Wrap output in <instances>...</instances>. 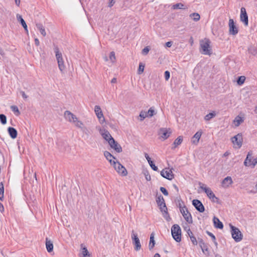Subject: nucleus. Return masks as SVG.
<instances>
[{
  "instance_id": "f257e3e1",
  "label": "nucleus",
  "mask_w": 257,
  "mask_h": 257,
  "mask_svg": "<svg viewBox=\"0 0 257 257\" xmlns=\"http://www.w3.org/2000/svg\"><path fill=\"white\" fill-rule=\"evenodd\" d=\"M200 52L204 55H210L212 53L210 41L205 38L200 41Z\"/></svg>"
},
{
  "instance_id": "f03ea898",
  "label": "nucleus",
  "mask_w": 257,
  "mask_h": 257,
  "mask_svg": "<svg viewBox=\"0 0 257 257\" xmlns=\"http://www.w3.org/2000/svg\"><path fill=\"white\" fill-rule=\"evenodd\" d=\"M64 117L66 120L72 124L76 127L81 121L76 115L69 110H66L64 112Z\"/></svg>"
},
{
  "instance_id": "7ed1b4c3",
  "label": "nucleus",
  "mask_w": 257,
  "mask_h": 257,
  "mask_svg": "<svg viewBox=\"0 0 257 257\" xmlns=\"http://www.w3.org/2000/svg\"><path fill=\"white\" fill-rule=\"evenodd\" d=\"M56 58L58 63V67L61 73H64L65 69V66L62 53L59 51L58 48L56 47L54 49Z\"/></svg>"
},
{
  "instance_id": "20e7f679",
  "label": "nucleus",
  "mask_w": 257,
  "mask_h": 257,
  "mask_svg": "<svg viewBox=\"0 0 257 257\" xmlns=\"http://www.w3.org/2000/svg\"><path fill=\"white\" fill-rule=\"evenodd\" d=\"M171 233L173 238L177 241L181 240V230L178 224H174L172 226Z\"/></svg>"
},
{
  "instance_id": "39448f33",
  "label": "nucleus",
  "mask_w": 257,
  "mask_h": 257,
  "mask_svg": "<svg viewBox=\"0 0 257 257\" xmlns=\"http://www.w3.org/2000/svg\"><path fill=\"white\" fill-rule=\"evenodd\" d=\"M229 226L231 228V233L232 238L236 242L241 241L242 239V235L239 229L231 224H230Z\"/></svg>"
},
{
  "instance_id": "423d86ee",
  "label": "nucleus",
  "mask_w": 257,
  "mask_h": 257,
  "mask_svg": "<svg viewBox=\"0 0 257 257\" xmlns=\"http://www.w3.org/2000/svg\"><path fill=\"white\" fill-rule=\"evenodd\" d=\"M233 147L235 149H239L242 144L243 138L241 134H238L231 139Z\"/></svg>"
},
{
  "instance_id": "0eeeda50",
  "label": "nucleus",
  "mask_w": 257,
  "mask_h": 257,
  "mask_svg": "<svg viewBox=\"0 0 257 257\" xmlns=\"http://www.w3.org/2000/svg\"><path fill=\"white\" fill-rule=\"evenodd\" d=\"M200 187L205 192L207 196L212 201L216 202L217 201V198L215 196L214 194L210 188L207 187L203 184H201Z\"/></svg>"
},
{
  "instance_id": "6e6552de",
  "label": "nucleus",
  "mask_w": 257,
  "mask_h": 257,
  "mask_svg": "<svg viewBox=\"0 0 257 257\" xmlns=\"http://www.w3.org/2000/svg\"><path fill=\"white\" fill-rule=\"evenodd\" d=\"M180 211L182 214L185 220L188 223H192L193 222L192 217L190 213L188 211L187 208L185 206H180Z\"/></svg>"
},
{
  "instance_id": "1a4fd4ad",
  "label": "nucleus",
  "mask_w": 257,
  "mask_h": 257,
  "mask_svg": "<svg viewBox=\"0 0 257 257\" xmlns=\"http://www.w3.org/2000/svg\"><path fill=\"white\" fill-rule=\"evenodd\" d=\"M113 166L116 171L120 175L125 176L127 173L125 168L118 162L113 161Z\"/></svg>"
},
{
  "instance_id": "9d476101",
  "label": "nucleus",
  "mask_w": 257,
  "mask_h": 257,
  "mask_svg": "<svg viewBox=\"0 0 257 257\" xmlns=\"http://www.w3.org/2000/svg\"><path fill=\"white\" fill-rule=\"evenodd\" d=\"M131 237L133 243L135 245V249L137 251L140 250L141 248V242L139 237H138L137 233L135 232L134 230L132 232Z\"/></svg>"
},
{
  "instance_id": "9b49d317",
  "label": "nucleus",
  "mask_w": 257,
  "mask_h": 257,
  "mask_svg": "<svg viewBox=\"0 0 257 257\" xmlns=\"http://www.w3.org/2000/svg\"><path fill=\"white\" fill-rule=\"evenodd\" d=\"M173 170V168H165L161 172V175L167 179L172 180L174 178Z\"/></svg>"
},
{
  "instance_id": "f8f14e48",
  "label": "nucleus",
  "mask_w": 257,
  "mask_h": 257,
  "mask_svg": "<svg viewBox=\"0 0 257 257\" xmlns=\"http://www.w3.org/2000/svg\"><path fill=\"white\" fill-rule=\"evenodd\" d=\"M94 112L97 118L98 119L100 123H104L105 122V118L101 110V109L99 105L95 106Z\"/></svg>"
},
{
  "instance_id": "ddd939ff",
  "label": "nucleus",
  "mask_w": 257,
  "mask_h": 257,
  "mask_svg": "<svg viewBox=\"0 0 257 257\" xmlns=\"http://www.w3.org/2000/svg\"><path fill=\"white\" fill-rule=\"evenodd\" d=\"M240 21L242 22L245 26H248V16L246 12V10L243 7L241 8L240 9Z\"/></svg>"
},
{
  "instance_id": "4468645a",
  "label": "nucleus",
  "mask_w": 257,
  "mask_h": 257,
  "mask_svg": "<svg viewBox=\"0 0 257 257\" xmlns=\"http://www.w3.org/2000/svg\"><path fill=\"white\" fill-rule=\"evenodd\" d=\"M98 130L102 138L106 140L108 143H109L112 139H113L110 133L107 130L105 129H101L100 128H98Z\"/></svg>"
},
{
  "instance_id": "2eb2a0df",
  "label": "nucleus",
  "mask_w": 257,
  "mask_h": 257,
  "mask_svg": "<svg viewBox=\"0 0 257 257\" xmlns=\"http://www.w3.org/2000/svg\"><path fill=\"white\" fill-rule=\"evenodd\" d=\"M79 256V257H91V254L84 244H80Z\"/></svg>"
},
{
  "instance_id": "dca6fc26",
  "label": "nucleus",
  "mask_w": 257,
  "mask_h": 257,
  "mask_svg": "<svg viewBox=\"0 0 257 257\" xmlns=\"http://www.w3.org/2000/svg\"><path fill=\"white\" fill-rule=\"evenodd\" d=\"M229 31L230 34L235 35L238 33V29L235 26L233 19H230L229 20Z\"/></svg>"
},
{
  "instance_id": "f3484780",
  "label": "nucleus",
  "mask_w": 257,
  "mask_h": 257,
  "mask_svg": "<svg viewBox=\"0 0 257 257\" xmlns=\"http://www.w3.org/2000/svg\"><path fill=\"white\" fill-rule=\"evenodd\" d=\"M171 133L170 129L162 128L159 130V134L162 138L166 140L170 136Z\"/></svg>"
},
{
  "instance_id": "a211bd4d",
  "label": "nucleus",
  "mask_w": 257,
  "mask_h": 257,
  "mask_svg": "<svg viewBox=\"0 0 257 257\" xmlns=\"http://www.w3.org/2000/svg\"><path fill=\"white\" fill-rule=\"evenodd\" d=\"M156 202L162 212H163V211L167 210L164 199L161 195L157 198Z\"/></svg>"
},
{
  "instance_id": "6ab92c4d",
  "label": "nucleus",
  "mask_w": 257,
  "mask_h": 257,
  "mask_svg": "<svg viewBox=\"0 0 257 257\" xmlns=\"http://www.w3.org/2000/svg\"><path fill=\"white\" fill-rule=\"evenodd\" d=\"M192 204L195 208L200 212L204 211V207L200 201L197 199H194L192 201Z\"/></svg>"
},
{
  "instance_id": "aec40b11",
  "label": "nucleus",
  "mask_w": 257,
  "mask_h": 257,
  "mask_svg": "<svg viewBox=\"0 0 257 257\" xmlns=\"http://www.w3.org/2000/svg\"><path fill=\"white\" fill-rule=\"evenodd\" d=\"M110 147L114 150L116 152L120 153L122 152V148L119 144L115 141L114 139H112L108 143Z\"/></svg>"
},
{
  "instance_id": "412c9836",
  "label": "nucleus",
  "mask_w": 257,
  "mask_h": 257,
  "mask_svg": "<svg viewBox=\"0 0 257 257\" xmlns=\"http://www.w3.org/2000/svg\"><path fill=\"white\" fill-rule=\"evenodd\" d=\"M76 128L80 130V131L84 135L87 136H88L90 134V132L88 128L85 125L84 123L82 121L79 123L78 125H77Z\"/></svg>"
},
{
  "instance_id": "4be33fe9",
  "label": "nucleus",
  "mask_w": 257,
  "mask_h": 257,
  "mask_svg": "<svg viewBox=\"0 0 257 257\" xmlns=\"http://www.w3.org/2000/svg\"><path fill=\"white\" fill-rule=\"evenodd\" d=\"M202 134V132L201 131L196 132L191 139V143L194 145H197L199 143Z\"/></svg>"
},
{
  "instance_id": "5701e85b",
  "label": "nucleus",
  "mask_w": 257,
  "mask_h": 257,
  "mask_svg": "<svg viewBox=\"0 0 257 257\" xmlns=\"http://www.w3.org/2000/svg\"><path fill=\"white\" fill-rule=\"evenodd\" d=\"M233 183V181L231 177L227 176L222 181V186L223 188H228Z\"/></svg>"
},
{
  "instance_id": "b1692460",
  "label": "nucleus",
  "mask_w": 257,
  "mask_h": 257,
  "mask_svg": "<svg viewBox=\"0 0 257 257\" xmlns=\"http://www.w3.org/2000/svg\"><path fill=\"white\" fill-rule=\"evenodd\" d=\"M16 17H17V20L21 23L22 26L24 28L26 32L28 34V28H27V25L25 21H24V20L22 17V16L20 15V14H17L16 16Z\"/></svg>"
},
{
  "instance_id": "393cba45",
  "label": "nucleus",
  "mask_w": 257,
  "mask_h": 257,
  "mask_svg": "<svg viewBox=\"0 0 257 257\" xmlns=\"http://www.w3.org/2000/svg\"><path fill=\"white\" fill-rule=\"evenodd\" d=\"M36 27L37 29L40 31V32L43 36L45 37L46 36V32L45 31V27L42 24L36 23Z\"/></svg>"
},
{
  "instance_id": "a878e982",
  "label": "nucleus",
  "mask_w": 257,
  "mask_h": 257,
  "mask_svg": "<svg viewBox=\"0 0 257 257\" xmlns=\"http://www.w3.org/2000/svg\"><path fill=\"white\" fill-rule=\"evenodd\" d=\"M8 131L10 136L12 139H14L17 138L18 133L15 128L9 127L8 129Z\"/></svg>"
},
{
  "instance_id": "bb28decb",
  "label": "nucleus",
  "mask_w": 257,
  "mask_h": 257,
  "mask_svg": "<svg viewBox=\"0 0 257 257\" xmlns=\"http://www.w3.org/2000/svg\"><path fill=\"white\" fill-rule=\"evenodd\" d=\"M213 223L214 225L216 228H219V229H222L223 227V225L222 223L219 220V219L216 217H214L213 218Z\"/></svg>"
},
{
  "instance_id": "cd10ccee",
  "label": "nucleus",
  "mask_w": 257,
  "mask_h": 257,
  "mask_svg": "<svg viewBox=\"0 0 257 257\" xmlns=\"http://www.w3.org/2000/svg\"><path fill=\"white\" fill-rule=\"evenodd\" d=\"M104 156L105 158L109 162V163L113 165V159H115V158L108 151H105L104 152Z\"/></svg>"
},
{
  "instance_id": "c85d7f7f",
  "label": "nucleus",
  "mask_w": 257,
  "mask_h": 257,
  "mask_svg": "<svg viewBox=\"0 0 257 257\" xmlns=\"http://www.w3.org/2000/svg\"><path fill=\"white\" fill-rule=\"evenodd\" d=\"M199 244L203 253H206V252H208V247L202 240L199 241Z\"/></svg>"
},
{
  "instance_id": "c756f323",
  "label": "nucleus",
  "mask_w": 257,
  "mask_h": 257,
  "mask_svg": "<svg viewBox=\"0 0 257 257\" xmlns=\"http://www.w3.org/2000/svg\"><path fill=\"white\" fill-rule=\"evenodd\" d=\"M46 246L47 250L49 252H50L53 251V244L51 240H48V239H46Z\"/></svg>"
},
{
  "instance_id": "7c9ffc66",
  "label": "nucleus",
  "mask_w": 257,
  "mask_h": 257,
  "mask_svg": "<svg viewBox=\"0 0 257 257\" xmlns=\"http://www.w3.org/2000/svg\"><path fill=\"white\" fill-rule=\"evenodd\" d=\"M243 122V119L239 115L236 116L233 120V123L235 126H238Z\"/></svg>"
},
{
  "instance_id": "2f4dec72",
  "label": "nucleus",
  "mask_w": 257,
  "mask_h": 257,
  "mask_svg": "<svg viewBox=\"0 0 257 257\" xmlns=\"http://www.w3.org/2000/svg\"><path fill=\"white\" fill-rule=\"evenodd\" d=\"M155 244V241L154 239V233H152L150 236V242L149 244V249L151 250L153 249Z\"/></svg>"
},
{
  "instance_id": "473e14b6",
  "label": "nucleus",
  "mask_w": 257,
  "mask_h": 257,
  "mask_svg": "<svg viewBox=\"0 0 257 257\" xmlns=\"http://www.w3.org/2000/svg\"><path fill=\"white\" fill-rule=\"evenodd\" d=\"M183 142V137L182 136L178 137L174 142L173 148H176L180 145Z\"/></svg>"
},
{
  "instance_id": "72a5a7b5",
  "label": "nucleus",
  "mask_w": 257,
  "mask_h": 257,
  "mask_svg": "<svg viewBox=\"0 0 257 257\" xmlns=\"http://www.w3.org/2000/svg\"><path fill=\"white\" fill-rule=\"evenodd\" d=\"M251 156V155L248 153L247 157L244 162V165L245 166H250L252 165Z\"/></svg>"
},
{
  "instance_id": "f704fd0d",
  "label": "nucleus",
  "mask_w": 257,
  "mask_h": 257,
  "mask_svg": "<svg viewBox=\"0 0 257 257\" xmlns=\"http://www.w3.org/2000/svg\"><path fill=\"white\" fill-rule=\"evenodd\" d=\"M216 115L215 111H212L204 116V120L206 121H209L212 118L214 117Z\"/></svg>"
},
{
  "instance_id": "c9c22d12",
  "label": "nucleus",
  "mask_w": 257,
  "mask_h": 257,
  "mask_svg": "<svg viewBox=\"0 0 257 257\" xmlns=\"http://www.w3.org/2000/svg\"><path fill=\"white\" fill-rule=\"evenodd\" d=\"M190 17L195 21H198L200 20V16L198 13H193L190 15Z\"/></svg>"
},
{
  "instance_id": "e433bc0d",
  "label": "nucleus",
  "mask_w": 257,
  "mask_h": 257,
  "mask_svg": "<svg viewBox=\"0 0 257 257\" xmlns=\"http://www.w3.org/2000/svg\"><path fill=\"white\" fill-rule=\"evenodd\" d=\"M11 110L14 112L16 115L18 116L20 115V112L18 107L16 105H12L11 106Z\"/></svg>"
},
{
  "instance_id": "4c0bfd02",
  "label": "nucleus",
  "mask_w": 257,
  "mask_h": 257,
  "mask_svg": "<svg viewBox=\"0 0 257 257\" xmlns=\"http://www.w3.org/2000/svg\"><path fill=\"white\" fill-rule=\"evenodd\" d=\"M148 117H152L154 115L156 114V112L155 111L154 107H151L148 111H147Z\"/></svg>"
},
{
  "instance_id": "58836bf2",
  "label": "nucleus",
  "mask_w": 257,
  "mask_h": 257,
  "mask_svg": "<svg viewBox=\"0 0 257 257\" xmlns=\"http://www.w3.org/2000/svg\"><path fill=\"white\" fill-rule=\"evenodd\" d=\"M109 58V60H110V61L112 63H114L115 62L116 57H115V53L113 51L111 52L110 53Z\"/></svg>"
},
{
  "instance_id": "ea45409f",
  "label": "nucleus",
  "mask_w": 257,
  "mask_h": 257,
  "mask_svg": "<svg viewBox=\"0 0 257 257\" xmlns=\"http://www.w3.org/2000/svg\"><path fill=\"white\" fill-rule=\"evenodd\" d=\"M173 9H184V6L181 3H178L173 6Z\"/></svg>"
},
{
  "instance_id": "a19ab883",
  "label": "nucleus",
  "mask_w": 257,
  "mask_h": 257,
  "mask_svg": "<svg viewBox=\"0 0 257 257\" xmlns=\"http://www.w3.org/2000/svg\"><path fill=\"white\" fill-rule=\"evenodd\" d=\"M144 68H145V65L142 63H140L139 64V69L138 70V74H142L144 71Z\"/></svg>"
},
{
  "instance_id": "79ce46f5",
  "label": "nucleus",
  "mask_w": 257,
  "mask_h": 257,
  "mask_svg": "<svg viewBox=\"0 0 257 257\" xmlns=\"http://www.w3.org/2000/svg\"><path fill=\"white\" fill-rule=\"evenodd\" d=\"M4 185L1 182L0 183V199L2 200L4 198Z\"/></svg>"
},
{
  "instance_id": "37998d69",
  "label": "nucleus",
  "mask_w": 257,
  "mask_h": 257,
  "mask_svg": "<svg viewBox=\"0 0 257 257\" xmlns=\"http://www.w3.org/2000/svg\"><path fill=\"white\" fill-rule=\"evenodd\" d=\"M162 212L164 217L166 219V220L168 221H169L171 220V218L168 213L167 210L163 211V212Z\"/></svg>"
},
{
  "instance_id": "c03bdc74",
  "label": "nucleus",
  "mask_w": 257,
  "mask_h": 257,
  "mask_svg": "<svg viewBox=\"0 0 257 257\" xmlns=\"http://www.w3.org/2000/svg\"><path fill=\"white\" fill-rule=\"evenodd\" d=\"M0 121L3 124H5L7 123V117L4 114H0Z\"/></svg>"
},
{
  "instance_id": "a18cd8bd",
  "label": "nucleus",
  "mask_w": 257,
  "mask_h": 257,
  "mask_svg": "<svg viewBox=\"0 0 257 257\" xmlns=\"http://www.w3.org/2000/svg\"><path fill=\"white\" fill-rule=\"evenodd\" d=\"M245 80V77L243 76H241L239 77L238 78L237 83L239 85H241L244 82Z\"/></svg>"
},
{
  "instance_id": "49530a36",
  "label": "nucleus",
  "mask_w": 257,
  "mask_h": 257,
  "mask_svg": "<svg viewBox=\"0 0 257 257\" xmlns=\"http://www.w3.org/2000/svg\"><path fill=\"white\" fill-rule=\"evenodd\" d=\"M140 116L142 118L141 120L148 117L147 111H142L140 113Z\"/></svg>"
},
{
  "instance_id": "de8ad7c7",
  "label": "nucleus",
  "mask_w": 257,
  "mask_h": 257,
  "mask_svg": "<svg viewBox=\"0 0 257 257\" xmlns=\"http://www.w3.org/2000/svg\"><path fill=\"white\" fill-rule=\"evenodd\" d=\"M144 174L145 176V178L147 181H150L151 179V176L150 175L148 172L146 171L144 172Z\"/></svg>"
},
{
  "instance_id": "09e8293b",
  "label": "nucleus",
  "mask_w": 257,
  "mask_h": 257,
  "mask_svg": "<svg viewBox=\"0 0 257 257\" xmlns=\"http://www.w3.org/2000/svg\"><path fill=\"white\" fill-rule=\"evenodd\" d=\"M149 164L153 170H154V171L158 170V167L155 165V164H154V163L152 161L151 162H149Z\"/></svg>"
},
{
  "instance_id": "8fccbe9b",
  "label": "nucleus",
  "mask_w": 257,
  "mask_h": 257,
  "mask_svg": "<svg viewBox=\"0 0 257 257\" xmlns=\"http://www.w3.org/2000/svg\"><path fill=\"white\" fill-rule=\"evenodd\" d=\"M160 190L164 195L167 196L168 195L167 190L164 187H161Z\"/></svg>"
},
{
  "instance_id": "3c124183",
  "label": "nucleus",
  "mask_w": 257,
  "mask_h": 257,
  "mask_svg": "<svg viewBox=\"0 0 257 257\" xmlns=\"http://www.w3.org/2000/svg\"><path fill=\"white\" fill-rule=\"evenodd\" d=\"M150 51V49L148 48V47H146L144 48L142 50V53L144 55H147Z\"/></svg>"
},
{
  "instance_id": "603ef678",
  "label": "nucleus",
  "mask_w": 257,
  "mask_h": 257,
  "mask_svg": "<svg viewBox=\"0 0 257 257\" xmlns=\"http://www.w3.org/2000/svg\"><path fill=\"white\" fill-rule=\"evenodd\" d=\"M20 94L24 99H27L28 97V95L23 91H20Z\"/></svg>"
},
{
  "instance_id": "864d4df0",
  "label": "nucleus",
  "mask_w": 257,
  "mask_h": 257,
  "mask_svg": "<svg viewBox=\"0 0 257 257\" xmlns=\"http://www.w3.org/2000/svg\"><path fill=\"white\" fill-rule=\"evenodd\" d=\"M165 74V79L166 80H168L169 79L170 76V72L168 71H166L165 72V74Z\"/></svg>"
},
{
  "instance_id": "5fc2aeb1",
  "label": "nucleus",
  "mask_w": 257,
  "mask_h": 257,
  "mask_svg": "<svg viewBox=\"0 0 257 257\" xmlns=\"http://www.w3.org/2000/svg\"><path fill=\"white\" fill-rule=\"evenodd\" d=\"M190 239L194 244H197V241L194 236H190Z\"/></svg>"
},
{
  "instance_id": "6e6d98bb",
  "label": "nucleus",
  "mask_w": 257,
  "mask_h": 257,
  "mask_svg": "<svg viewBox=\"0 0 257 257\" xmlns=\"http://www.w3.org/2000/svg\"><path fill=\"white\" fill-rule=\"evenodd\" d=\"M208 234L212 237V239L214 241V243L215 245H217V242L215 241V236L212 234L211 233L208 232Z\"/></svg>"
},
{
  "instance_id": "4d7b16f0",
  "label": "nucleus",
  "mask_w": 257,
  "mask_h": 257,
  "mask_svg": "<svg viewBox=\"0 0 257 257\" xmlns=\"http://www.w3.org/2000/svg\"><path fill=\"white\" fill-rule=\"evenodd\" d=\"M172 44H173V43L172 41L168 42L166 43L165 46L166 47H169V48L171 47L172 45Z\"/></svg>"
},
{
  "instance_id": "13d9d810",
  "label": "nucleus",
  "mask_w": 257,
  "mask_h": 257,
  "mask_svg": "<svg viewBox=\"0 0 257 257\" xmlns=\"http://www.w3.org/2000/svg\"><path fill=\"white\" fill-rule=\"evenodd\" d=\"M145 157L146 158V159L147 160L148 163H149V162L152 161L151 160L150 157H149V156L148 155V154L145 153Z\"/></svg>"
},
{
  "instance_id": "bf43d9fd",
  "label": "nucleus",
  "mask_w": 257,
  "mask_h": 257,
  "mask_svg": "<svg viewBox=\"0 0 257 257\" xmlns=\"http://www.w3.org/2000/svg\"><path fill=\"white\" fill-rule=\"evenodd\" d=\"M257 164V157L254 159L252 162V167H254Z\"/></svg>"
},
{
  "instance_id": "052dcab7",
  "label": "nucleus",
  "mask_w": 257,
  "mask_h": 257,
  "mask_svg": "<svg viewBox=\"0 0 257 257\" xmlns=\"http://www.w3.org/2000/svg\"><path fill=\"white\" fill-rule=\"evenodd\" d=\"M187 233L190 237L193 236V233L190 229H188Z\"/></svg>"
},
{
  "instance_id": "680f3d73",
  "label": "nucleus",
  "mask_w": 257,
  "mask_h": 257,
  "mask_svg": "<svg viewBox=\"0 0 257 257\" xmlns=\"http://www.w3.org/2000/svg\"><path fill=\"white\" fill-rule=\"evenodd\" d=\"M35 43L37 46H39L40 44L38 38L35 39Z\"/></svg>"
},
{
  "instance_id": "e2e57ef3",
  "label": "nucleus",
  "mask_w": 257,
  "mask_h": 257,
  "mask_svg": "<svg viewBox=\"0 0 257 257\" xmlns=\"http://www.w3.org/2000/svg\"><path fill=\"white\" fill-rule=\"evenodd\" d=\"M4 210V207L3 204L0 202V211L1 212H3Z\"/></svg>"
},
{
  "instance_id": "0e129e2a",
  "label": "nucleus",
  "mask_w": 257,
  "mask_h": 257,
  "mask_svg": "<svg viewBox=\"0 0 257 257\" xmlns=\"http://www.w3.org/2000/svg\"><path fill=\"white\" fill-rule=\"evenodd\" d=\"M117 82V79L116 78H113L111 80V83H116Z\"/></svg>"
},
{
  "instance_id": "69168bd1",
  "label": "nucleus",
  "mask_w": 257,
  "mask_h": 257,
  "mask_svg": "<svg viewBox=\"0 0 257 257\" xmlns=\"http://www.w3.org/2000/svg\"><path fill=\"white\" fill-rule=\"evenodd\" d=\"M114 4V0H111L110 2L109 3V7H112L113 5Z\"/></svg>"
},
{
  "instance_id": "338daca9",
  "label": "nucleus",
  "mask_w": 257,
  "mask_h": 257,
  "mask_svg": "<svg viewBox=\"0 0 257 257\" xmlns=\"http://www.w3.org/2000/svg\"><path fill=\"white\" fill-rule=\"evenodd\" d=\"M15 3L16 4L19 6L20 5V0H15Z\"/></svg>"
},
{
  "instance_id": "774afa93",
  "label": "nucleus",
  "mask_w": 257,
  "mask_h": 257,
  "mask_svg": "<svg viewBox=\"0 0 257 257\" xmlns=\"http://www.w3.org/2000/svg\"><path fill=\"white\" fill-rule=\"evenodd\" d=\"M154 257H160V255L159 253H156L155 254V255H154Z\"/></svg>"
}]
</instances>
